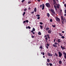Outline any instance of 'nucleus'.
Returning a JSON list of instances; mask_svg holds the SVG:
<instances>
[{
  "instance_id": "nucleus-23",
  "label": "nucleus",
  "mask_w": 66,
  "mask_h": 66,
  "mask_svg": "<svg viewBox=\"0 0 66 66\" xmlns=\"http://www.w3.org/2000/svg\"><path fill=\"white\" fill-rule=\"evenodd\" d=\"M59 35L60 36H63V35H62V34L61 33H59Z\"/></svg>"
},
{
  "instance_id": "nucleus-17",
  "label": "nucleus",
  "mask_w": 66,
  "mask_h": 66,
  "mask_svg": "<svg viewBox=\"0 0 66 66\" xmlns=\"http://www.w3.org/2000/svg\"><path fill=\"white\" fill-rule=\"evenodd\" d=\"M47 15L48 17H50V14H49V13H48L47 14Z\"/></svg>"
},
{
  "instance_id": "nucleus-59",
  "label": "nucleus",
  "mask_w": 66,
  "mask_h": 66,
  "mask_svg": "<svg viewBox=\"0 0 66 66\" xmlns=\"http://www.w3.org/2000/svg\"><path fill=\"white\" fill-rule=\"evenodd\" d=\"M28 9L29 10H30V9H31V8L30 7H29L28 8Z\"/></svg>"
},
{
  "instance_id": "nucleus-4",
  "label": "nucleus",
  "mask_w": 66,
  "mask_h": 66,
  "mask_svg": "<svg viewBox=\"0 0 66 66\" xmlns=\"http://www.w3.org/2000/svg\"><path fill=\"white\" fill-rule=\"evenodd\" d=\"M58 54H59V57H61L62 55V53L61 52H58Z\"/></svg>"
},
{
  "instance_id": "nucleus-13",
  "label": "nucleus",
  "mask_w": 66,
  "mask_h": 66,
  "mask_svg": "<svg viewBox=\"0 0 66 66\" xmlns=\"http://www.w3.org/2000/svg\"><path fill=\"white\" fill-rule=\"evenodd\" d=\"M53 47H57V45H55L54 44H53Z\"/></svg>"
},
{
  "instance_id": "nucleus-63",
  "label": "nucleus",
  "mask_w": 66,
  "mask_h": 66,
  "mask_svg": "<svg viewBox=\"0 0 66 66\" xmlns=\"http://www.w3.org/2000/svg\"><path fill=\"white\" fill-rule=\"evenodd\" d=\"M55 0H53V2H54V1H55Z\"/></svg>"
},
{
  "instance_id": "nucleus-46",
  "label": "nucleus",
  "mask_w": 66,
  "mask_h": 66,
  "mask_svg": "<svg viewBox=\"0 0 66 66\" xmlns=\"http://www.w3.org/2000/svg\"><path fill=\"white\" fill-rule=\"evenodd\" d=\"M55 10L56 11H57V9L56 8V7L55 8Z\"/></svg>"
},
{
  "instance_id": "nucleus-54",
  "label": "nucleus",
  "mask_w": 66,
  "mask_h": 66,
  "mask_svg": "<svg viewBox=\"0 0 66 66\" xmlns=\"http://www.w3.org/2000/svg\"><path fill=\"white\" fill-rule=\"evenodd\" d=\"M62 32L63 33H64V32H64V31H62Z\"/></svg>"
},
{
  "instance_id": "nucleus-51",
  "label": "nucleus",
  "mask_w": 66,
  "mask_h": 66,
  "mask_svg": "<svg viewBox=\"0 0 66 66\" xmlns=\"http://www.w3.org/2000/svg\"><path fill=\"white\" fill-rule=\"evenodd\" d=\"M37 1H38V2H40V0H37Z\"/></svg>"
},
{
  "instance_id": "nucleus-35",
  "label": "nucleus",
  "mask_w": 66,
  "mask_h": 66,
  "mask_svg": "<svg viewBox=\"0 0 66 66\" xmlns=\"http://www.w3.org/2000/svg\"><path fill=\"white\" fill-rule=\"evenodd\" d=\"M36 16L37 17H38V16H39H39H40V15L37 14L36 15Z\"/></svg>"
},
{
  "instance_id": "nucleus-9",
  "label": "nucleus",
  "mask_w": 66,
  "mask_h": 66,
  "mask_svg": "<svg viewBox=\"0 0 66 66\" xmlns=\"http://www.w3.org/2000/svg\"><path fill=\"white\" fill-rule=\"evenodd\" d=\"M56 19L57 20H58V21H59L60 22H61V21H60V18H59L57 17L56 18Z\"/></svg>"
},
{
  "instance_id": "nucleus-1",
  "label": "nucleus",
  "mask_w": 66,
  "mask_h": 66,
  "mask_svg": "<svg viewBox=\"0 0 66 66\" xmlns=\"http://www.w3.org/2000/svg\"><path fill=\"white\" fill-rule=\"evenodd\" d=\"M61 22L62 24H64V23L66 22V19L65 18H63V16H61Z\"/></svg>"
},
{
  "instance_id": "nucleus-48",
  "label": "nucleus",
  "mask_w": 66,
  "mask_h": 66,
  "mask_svg": "<svg viewBox=\"0 0 66 66\" xmlns=\"http://www.w3.org/2000/svg\"><path fill=\"white\" fill-rule=\"evenodd\" d=\"M47 35H45L44 36V37L45 38V37H47Z\"/></svg>"
},
{
  "instance_id": "nucleus-43",
  "label": "nucleus",
  "mask_w": 66,
  "mask_h": 66,
  "mask_svg": "<svg viewBox=\"0 0 66 66\" xmlns=\"http://www.w3.org/2000/svg\"><path fill=\"white\" fill-rule=\"evenodd\" d=\"M43 55H45V53H44V52H43Z\"/></svg>"
},
{
  "instance_id": "nucleus-57",
  "label": "nucleus",
  "mask_w": 66,
  "mask_h": 66,
  "mask_svg": "<svg viewBox=\"0 0 66 66\" xmlns=\"http://www.w3.org/2000/svg\"><path fill=\"white\" fill-rule=\"evenodd\" d=\"M32 37L33 38H34V36H32Z\"/></svg>"
},
{
  "instance_id": "nucleus-19",
  "label": "nucleus",
  "mask_w": 66,
  "mask_h": 66,
  "mask_svg": "<svg viewBox=\"0 0 66 66\" xmlns=\"http://www.w3.org/2000/svg\"><path fill=\"white\" fill-rule=\"evenodd\" d=\"M49 27L47 28L46 29V31H48V30H49Z\"/></svg>"
},
{
  "instance_id": "nucleus-28",
  "label": "nucleus",
  "mask_w": 66,
  "mask_h": 66,
  "mask_svg": "<svg viewBox=\"0 0 66 66\" xmlns=\"http://www.w3.org/2000/svg\"><path fill=\"white\" fill-rule=\"evenodd\" d=\"M28 4H30V3H31V2L30 1H29V2H28Z\"/></svg>"
},
{
  "instance_id": "nucleus-50",
  "label": "nucleus",
  "mask_w": 66,
  "mask_h": 66,
  "mask_svg": "<svg viewBox=\"0 0 66 66\" xmlns=\"http://www.w3.org/2000/svg\"><path fill=\"white\" fill-rule=\"evenodd\" d=\"M55 40H56V39H54V42H55Z\"/></svg>"
},
{
  "instance_id": "nucleus-7",
  "label": "nucleus",
  "mask_w": 66,
  "mask_h": 66,
  "mask_svg": "<svg viewBox=\"0 0 66 66\" xmlns=\"http://www.w3.org/2000/svg\"><path fill=\"white\" fill-rule=\"evenodd\" d=\"M48 33L51 34L52 32V30H49L47 31Z\"/></svg>"
},
{
  "instance_id": "nucleus-52",
  "label": "nucleus",
  "mask_w": 66,
  "mask_h": 66,
  "mask_svg": "<svg viewBox=\"0 0 66 66\" xmlns=\"http://www.w3.org/2000/svg\"><path fill=\"white\" fill-rule=\"evenodd\" d=\"M64 12L65 13H66V10H64Z\"/></svg>"
},
{
  "instance_id": "nucleus-30",
  "label": "nucleus",
  "mask_w": 66,
  "mask_h": 66,
  "mask_svg": "<svg viewBox=\"0 0 66 66\" xmlns=\"http://www.w3.org/2000/svg\"><path fill=\"white\" fill-rule=\"evenodd\" d=\"M56 7H57V9H59V8L60 7V6H59L57 5L56 6Z\"/></svg>"
},
{
  "instance_id": "nucleus-41",
  "label": "nucleus",
  "mask_w": 66,
  "mask_h": 66,
  "mask_svg": "<svg viewBox=\"0 0 66 66\" xmlns=\"http://www.w3.org/2000/svg\"><path fill=\"white\" fill-rule=\"evenodd\" d=\"M37 19H40V17L39 16H38L37 18Z\"/></svg>"
},
{
  "instance_id": "nucleus-39",
  "label": "nucleus",
  "mask_w": 66,
  "mask_h": 66,
  "mask_svg": "<svg viewBox=\"0 0 66 66\" xmlns=\"http://www.w3.org/2000/svg\"><path fill=\"white\" fill-rule=\"evenodd\" d=\"M47 46L48 47H49V46H50V44H47Z\"/></svg>"
},
{
  "instance_id": "nucleus-14",
  "label": "nucleus",
  "mask_w": 66,
  "mask_h": 66,
  "mask_svg": "<svg viewBox=\"0 0 66 66\" xmlns=\"http://www.w3.org/2000/svg\"><path fill=\"white\" fill-rule=\"evenodd\" d=\"M53 2V4H54V5H55L56 4V1H55L54 2Z\"/></svg>"
},
{
  "instance_id": "nucleus-25",
  "label": "nucleus",
  "mask_w": 66,
  "mask_h": 66,
  "mask_svg": "<svg viewBox=\"0 0 66 66\" xmlns=\"http://www.w3.org/2000/svg\"><path fill=\"white\" fill-rule=\"evenodd\" d=\"M61 38H63V39H64V38H65V37H64V36H62Z\"/></svg>"
},
{
  "instance_id": "nucleus-55",
  "label": "nucleus",
  "mask_w": 66,
  "mask_h": 66,
  "mask_svg": "<svg viewBox=\"0 0 66 66\" xmlns=\"http://www.w3.org/2000/svg\"><path fill=\"white\" fill-rule=\"evenodd\" d=\"M54 7H55H55H56V6L55 5H54Z\"/></svg>"
},
{
  "instance_id": "nucleus-3",
  "label": "nucleus",
  "mask_w": 66,
  "mask_h": 66,
  "mask_svg": "<svg viewBox=\"0 0 66 66\" xmlns=\"http://www.w3.org/2000/svg\"><path fill=\"white\" fill-rule=\"evenodd\" d=\"M45 5H46L47 7H50V4L49 3H46Z\"/></svg>"
},
{
  "instance_id": "nucleus-42",
  "label": "nucleus",
  "mask_w": 66,
  "mask_h": 66,
  "mask_svg": "<svg viewBox=\"0 0 66 66\" xmlns=\"http://www.w3.org/2000/svg\"><path fill=\"white\" fill-rule=\"evenodd\" d=\"M52 26L53 27V28H54V27H55V25H54L53 26V25H52Z\"/></svg>"
},
{
  "instance_id": "nucleus-12",
  "label": "nucleus",
  "mask_w": 66,
  "mask_h": 66,
  "mask_svg": "<svg viewBox=\"0 0 66 66\" xmlns=\"http://www.w3.org/2000/svg\"><path fill=\"white\" fill-rule=\"evenodd\" d=\"M35 12H36L37 11V9L36 8H35L34 10Z\"/></svg>"
},
{
  "instance_id": "nucleus-62",
  "label": "nucleus",
  "mask_w": 66,
  "mask_h": 66,
  "mask_svg": "<svg viewBox=\"0 0 66 66\" xmlns=\"http://www.w3.org/2000/svg\"><path fill=\"white\" fill-rule=\"evenodd\" d=\"M33 33H32V34H35V32H32Z\"/></svg>"
},
{
  "instance_id": "nucleus-37",
  "label": "nucleus",
  "mask_w": 66,
  "mask_h": 66,
  "mask_svg": "<svg viewBox=\"0 0 66 66\" xmlns=\"http://www.w3.org/2000/svg\"><path fill=\"white\" fill-rule=\"evenodd\" d=\"M26 22L28 23V22H29V21L28 20H26Z\"/></svg>"
},
{
  "instance_id": "nucleus-56",
  "label": "nucleus",
  "mask_w": 66,
  "mask_h": 66,
  "mask_svg": "<svg viewBox=\"0 0 66 66\" xmlns=\"http://www.w3.org/2000/svg\"><path fill=\"white\" fill-rule=\"evenodd\" d=\"M33 31H33V30H31V33H33Z\"/></svg>"
},
{
  "instance_id": "nucleus-58",
  "label": "nucleus",
  "mask_w": 66,
  "mask_h": 66,
  "mask_svg": "<svg viewBox=\"0 0 66 66\" xmlns=\"http://www.w3.org/2000/svg\"><path fill=\"white\" fill-rule=\"evenodd\" d=\"M64 16H66V13L64 14Z\"/></svg>"
},
{
  "instance_id": "nucleus-34",
  "label": "nucleus",
  "mask_w": 66,
  "mask_h": 66,
  "mask_svg": "<svg viewBox=\"0 0 66 66\" xmlns=\"http://www.w3.org/2000/svg\"><path fill=\"white\" fill-rule=\"evenodd\" d=\"M40 24H41V25H42L43 24V23L42 22H40Z\"/></svg>"
},
{
  "instance_id": "nucleus-64",
  "label": "nucleus",
  "mask_w": 66,
  "mask_h": 66,
  "mask_svg": "<svg viewBox=\"0 0 66 66\" xmlns=\"http://www.w3.org/2000/svg\"><path fill=\"white\" fill-rule=\"evenodd\" d=\"M26 29H27L28 28V27H26Z\"/></svg>"
},
{
  "instance_id": "nucleus-15",
  "label": "nucleus",
  "mask_w": 66,
  "mask_h": 66,
  "mask_svg": "<svg viewBox=\"0 0 66 66\" xmlns=\"http://www.w3.org/2000/svg\"><path fill=\"white\" fill-rule=\"evenodd\" d=\"M38 35H42V34L41 32H39L38 33Z\"/></svg>"
},
{
  "instance_id": "nucleus-22",
  "label": "nucleus",
  "mask_w": 66,
  "mask_h": 66,
  "mask_svg": "<svg viewBox=\"0 0 66 66\" xmlns=\"http://www.w3.org/2000/svg\"><path fill=\"white\" fill-rule=\"evenodd\" d=\"M47 36L48 37V39H50V37H49V35H47Z\"/></svg>"
},
{
  "instance_id": "nucleus-8",
  "label": "nucleus",
  "mask_w": 66,
  "mask_h": 66,
  "mask_svg": "<svg viewBox=\"0 0 66 66\" xmlns=\"http://www.w3.org/2000/svg\"><path fill=\"white\" fill-rule=\"evenodd\" d=\"M63 54L65 55L64 57L65 59H66V53H65V52H64L63 53Z\"/></svg>"
},
{
  "instance_id": "nucleus-60",
  "label": "nucleus",
  "mask_w": 66,
  "mask_h": 66,
  "mask_svg": "<svg viewBox=\"0 0 66 66\" xmlns=\"http://www.w3.org/2000/svg\"><path fill=\"white\" fill-rule=\"evenodd\" d=\"M26 22V21H24L23 22V23H25Z\"/></svg>"
},
{
  "instance_id": "nucleus-2",
  "label": "nucleus",
  "mask_w": 66,
  "mask_h": 66,
  "mask_svg": "<svg viewBox=\"0 0 66 66\" xmlns=\"http://www.w3.org/2000/svg\"><path fill=\"white\" fill-rule=\"evenodd\" d=\"M40 8H42V9L43 10L45 9V4H43L42 5H40Z\"/></svg>"
},
{
  "instance_id": "nucleus-6",
  "label": "nucleus",
  "mask_w": 66,
  "mask_h": 66,
  "mask_svg": "<svg viewBox=\"0 0 66 66\" xmlns=\"http://www.w3.org/2000/svg\"><path fill=\"white\" fill-rule=\"evenodd\" d=\"M48 55L49 56H53V54L49 53H48Z\"/></svg>"
},
{
  "instance_id": "nucleus-18",
  "label": "nucleus",
  "mask_w": 66,
  "mask_h": 66,
  "mask_svg": "<svg viewBox=\"0 0 66 66\" xmlns=\"http://www.w3.org/2000/svg\"><path fill=\"white\" fill-rule=\"evenodd\" d=\"M47 62H50V60H49V59H47Z\"/></svg>"
},
{
  "instance_id": "nucleus-33",
  "label": "nucleus",
  "mask_w": 66,
  "mask_h": 66,
  "mask_svg": "<svg viewBox=\"0 0 66 66\" xmlns=\"http://www.w3.org/2000/svg\"><path fill=\"white\" fill-rule=\"evenodd\" d=\"M32 30L34 31H35V29L34 28H33L32 29Z\"/></svg>"
},
{
  "instance_id": "nucleus-29",
  "label": "nucleus",
  "mask_w": 66,
  "mask_h": 66,
  "mask_svg": "<svg viewBox=\"0 0 66 66\" xmlns=\"http://www.w3.org/2000/svg\"><path fill=\"white\" fill-rule=\"evenodd\" d=\"M40 48H41L42 49H43V47L42 46H40Z\"/></svg>"
},
{
  "instance_id": "nucleus-49",
  "label": "nucleus",
  "mask_w": 66,
  "mask_h": 66,
  "mask_svg": "<svg viewBox=\"0 0 66 66\" xmlns=\"http://www.w3.org/2000/svg\"><path fill=\"white\" fill-rule=\"evenodd\" d=\"M56 2L57 3H59V1L58 0H56Z\"/></svg>"
},
{
  "instance_id": "nucleus-31",
  "label": "nucleus",
  "mask_w": 66,
  "mask_h": 66,
  "mask_svg": "<svg viewBox=\"0 0 66 66\" xmlns=\"http://www.w3.org/2000/svg\"><path fill=\"white\" fill-rule=\"evenodd\" d=\"M49 64L51 66L52 65V63H49Z\"/></svg>"
},
{
  "instance_id": "nucleus-53",
  "label": "nucleus",
  "mask_w": 66,
  "mask_h": 66,
  "mask_svg": "<svg viewBox=\"0 0 66 66\" xmlns=\"http://www.w3.org/2000/svg\"><path fill=\"white\" fill-rule=\"evenodd\" d=\"M64 6L65 7H66V4H64Z\"/></svg>"
},
{
  "instance_id": "nucleus-10",
  "label": "nucleus",
  "mask_w": 66,
  "mask_h": 66,
  "mask_svg": "<svg viewBox=\"0 0 66 66\" xmlns=\"http://www.w3.org/2000/svg\"><path fill=\"white\" fill-rule=\"evenodd\" d=\"M57 42L58 43H61V40L60 39H58L57 40Z\"/></svg>"
},
{
  "instance_id": "nucleus-40",
  "label": "nucleus",
  "mask_w": 66,
  "mask_h": 66,
  "mask_svg": "<svg viewBox=\"0 0 66 66\" xmlns=\"http://www.w3.org/2000/svg\"><path fill=\"white\" fill-rule=\"evenodd\" d=\"M34 11H33L32 12H31V14H34Z\"/></svg>"
},
{
  "instance_id": "nucleus-47",
  "label": "nucleus",
  "mask_w": 66,
  "mask_h": 66,
  "mask_svg": "<svg viewBox=\"0 0 66 66\" xmlns=\"http://www.w3.org/2000/svg\"><path fill=\"white\" fill-rule=\"evenodd\" d=\"M46 48L47 49H48V48H49V47H48V46H46Z\"/></svg>"
},
{
  "instance_id": "nucleus-26",
  "label": "nucleus",
  "mask_w": 66,
  "mask_h": 66,
  "mask_svg": "<svg viewBox=\"0 0 66 66\" xmlns=\"http://www.w3.org/2000/svg\"><path fill=\"white\" fill-rule=\"evenodd\" d=\"M54 44L55 45H58V43H57V42H55L54 43Z\"/></svg>"
},
{
  "instance_id": "nucleus-61",
  "label": "nucleus",
  "mask_w": 66,
  "mask_h": 66,
  "mask_svg": "<svg viewBox=\"0 0 66 66\" xmlns=\"http://www.w3.org/2000/svg\"><path fill=\"white\" fill-rule=\"evenodd\" d=\"M63 60H64V62H65L66 60H65V59H63Z\"/></svg>"
},
{
  "instance_id": "nucleus-16",
  "label": "nucleus",
  "mask_w": 66,
  "mask_h": 66,
  "mask_svg": "<svg viewBox=\"0 0 66 66\" xmlns=\"http://www.w3.org/2000/svg\"><path fill=\"white\" fill-rule=\"evenodd\" d=\"M59 64H62V61H59Z\"/></svg>"
},
{
  "instance_id": "nucleus-45",
  "label": "nucleus",
  "mask_w": 66,
  "mask_h": 66,
  "mask_svg": "<svg viewBox=\"0 0 66 66\" xmlns=\"http://www.w3.org/2000/svg\"><path fill=\"white\" fill-rule=\"evenodd\" d=\"M45 39H46V40H48V37H46L45 38Z\"/></svg>"
},
{
  "instance_id": "nucleus-38",
  "label": "nucleus",
  "mask_w": 66,
  "mask_h": 66,
  "mask_svg": "<svg viewBox=\"0 0 66 66\" xmlns=\"http://www.w3.org/2000/svg\"><path fill=\"white\" fill-rule=\"evenodd\" d=\"M46 65L47 66H49V63H47L46 64Z\"/></svg>"
},
{
  "instance_id": "nucleus-5",
  "label": "nucleus",
  "mask_w": 66,
  "mask_h": 66,
  "mask_svg": "<svg viewBox=\"0 0 66 66\" xmlns=\"http://www.w3.org/2000/svg\"><path fill=\"white\" fill-rule=\"evenodd\" d=\"M51 11L52 13L54 14H55V11H54V10L52 9H51L50 10Z\"/></svg>"
},
{
  "instance_id": "nucleus-24",
  "label": "nucleus",
  "mask_w": 66,
  "mask_h": 66,
  "mask_svg": "<svg viewBox=\"0 0 66 66\" xmlns=\"http://www.w3.org/2000/svg\"><path fill=\"white\" fill-rule=\"evenodd\" d=\"M24 10L25 12H26V11H27V9H24Z\"/></svg>"
},
{
  "instance_id": "nucleus-27",
  "label": "nucleus",
  "mask_w": 66,
  "mask_h": 66,
  "mask_svg": "<svg viewBox=\"0 0 66 66\" xmlns=\"http://www.w3.org/2000/svg\"><path fill=\"white\" fill-rule=\"evenodd\" d=\"M40 27L42 29H43V26L41 25H40Z\"/></svg>"
},
{
  "instance_id": "nucleus-21",
  "label": "nucleus",
  "mask_w": 66,
  "mask_h": 66,
  "mask_svg": "<svg viewBox=\"0 0 66 66\" xmlns=\"http://www.w3.org/2000/svg\"><path fill=\"white\" fill-rule=\"evenodd\" d=\"M25 14H26V12H24L23 13V16H24V15H25Z\"/></svg>"
},
{
  "instance_id": "nucleus-32",
  "label": "nucleus",
  "mask_w": 66,
  "mask_h": 66,
  "mask_svg": "<svg viewBox=\"0 0 66 66\" xmlns=\"http://www.w3.org/2000/svg\"><path fill=\"white\" fill-rule=\"evenodd\" d=\"M50 22H52V19H51L50 20Z\"/></svg>"
},
{
  "instance_id": "nucleus-44",
  "label": "nucleus",
  "mask_w": 66,
  "mask_h": 66,
  "mask_svg": "<svg viewBox=\"0 0 66 66\" xmlns=\"http://www.w3.org/2000/svg\"><path fill=\"white\" fill-rule=\"evenodd\" d=\"M24 1H25V0H22V2H24Z\"/></svg>"
},
{
  "instance_id": "nucleus-20",
  "label": "nucleus",
  "mask_w": 66,
  "mask_h": 66,
  "mask_svg": "<svg viewBox=\"0 0 66 66\" xmlns=\"http://www.w3.org/2000/svg\"><path fill=\"white\" fill-rule=\"evenodd\" d=\"M55 55L56 56H58V55H57V54L56 53H55Z\"/></svg>"
},
{
  "instance_id": "nucleus-36",
  "label": "nucleus",
  "mask_w": 66,
  "mask_h": 66,
  "mask_svg": "<svg viewBox=\"0 0 66 66\" xmlns=\"http://www.w3.org/2000/svg\"><path fill=\"white\" fill-rule=\"evenodd\" d=\"M28 29H31V27H30V26H28Z\"/></svg>"
},
{
  "instance_id": "nucleus-11",
  "label": "nucleus",
  "mask_w": 66,
  "mask_h": 66,
  "mask_svg": "<svg viewBox=\"0 0 66 66\" xmlns=\"http://www.w3.org/2000/svg\"><path fill=\"white\" fill-rule=\"evenodd\" d=\"M61 49H63V50L65 49V48L64 47H63L62 45L61 46Z\"/></svg>"
}]
</instances>
